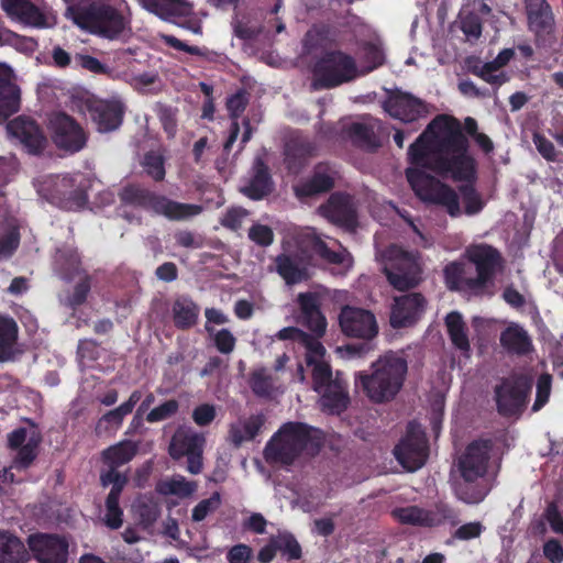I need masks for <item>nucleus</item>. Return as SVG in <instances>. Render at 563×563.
I'll return each mask as SVG.
<instances>
[{
	"mask_svg": "<svg viewBox=\"0 0 563 563\" xmlns=\"http://www.w3.org/2000/svg\"><path fill=\"white\" fill-rule=\"evenodd\" d=\"M9 446L16 450L13 467L23 470L29 467L35 459V432L19 428L8 434Z\"/></svg>",
	"mask_w": 563,
	"mask_h": 563,
	"instance_id": "1",
	"label": "nucleus"
},
{
	"mask_svg": "<svg viewBox=\"0 0 563 563\" xmlns=\"http://www.w3.org/2000/svg\"><path fill=\"white\" fill-rule=\"evenodd\" d=\"M20 89L12 81L11 69L0 63V124L20 109Z\"/></svg>",
	"mask_w": 563,
	"mask_h": 563,
	"instance_id": "2",
	"label": "nucleus"
},
{
	"mask_svg": "<svg viewBox=\"0 0 563 563\" xmlns=\"http://www.w3.org/2000/svg\"><path fill=\"white\" fill-rule=\"evenodd\" d=\"M9 135L30 154L35 153V120L31 115H19L7 124Z\"/></svg>",
	"mask_w": 563,
	"mask_h": 563,
	"instance_id": "3",
	"label": "nucleus"
},
{
	"mask_svg": "<svg viewBox=\"0 0 563 563\" xmlns=\"http://www.w3.org/2000/svg\"><path fill=\"white\" fill-rule=\"evenodd\" d=\"M27 550L23 542L12 533L0 531V563H24Z\"/></svg>",
	"mask_w": 563,
	"mask_h": 563,
	"instance_id": "4",
	"label": "nucleus"
},
{
	"mask_svg": "<svg viewBox=\"0 0 563 563\" xmlns=\"http://www.w3.org/2000/svg\"><path fill=\"white\" fill-rule=\"evenodd\" d=\"M1 8L12 21L29 26L35 25L33 0H1Z\"/></svg>",
	"mask_w": 563,
	"mask_h": 563,
	"instance_id": "5",
	"label": "nucleus"
},
{
	"mask_svg": "<svg viewBox=\"0 0 563 563\" xmlns=\"http://www.w3.org/2000/svg\"><path fill=\"white\" fill-rule=\"evenodd\" d=\"M16 332V323L13 319L0 314V362L10 360Z\"/></svg>",
	"mask_w": 563,
	"mask_h": 563,
	"instance_id": "6",
	"label": "nucleus"
},
{
	"mask_svg": "<svg viewBox=\"0 0 563 563\" xmlns=\"http://www.w3.org/2000/svg\"><path fill=\"white\" fill-rule=\"evenodd\" d=\"M20 235L14 225L0 228V256H10L18 247Z\"/></svg>",
	"mask_w": 563,
	"mask_h": 563,
	"instance_id": "7",
	"label": "nucleus"
},
{
	"mask_svg": "<svg viewBox=\"0 0 563 563\" xmlns=\"http://www.w3.org/2000/svg\"><path fill=\"white\" fill-rule=\"evenodd\" d=\"M12 42L14 46L23 52V53H31L34 47V41L32 38H25L16 34H12Z\"/></svg>",
	"mask_w": 563,
	"mask_h": 563,
	"instance_id": "8",
	"label": "nucleus"
},
{
	"mask_svg": "<svg viewBox=\"0 0 563 563\" xmlns=\"http://www.w3.org/2000/svg\"><path fill=\"white\" fill-rule=\"evenodd\" d=\"M27 289H29L27 280L23 277H15L8 288L9 292L12 295H20Z\"/></svg>",
	"mask_w": 563,
	"mask_h": 563,
	"instance_id": "9",
	"label": "nucleus"
},
{
	"mask_svg": "<svg viewBox=\"0 0 563 563\" xmlns=\"http://www.w3.org/2000/svg\"><path fill=\"white\" fill-rule=\"evenodd\" d=\"M10 166L4 158L0 157V187L8 181Z\"/></svg>",
	"mask_w": 563,
	"mask_h": 563,
	"instance_id": "10",
	"label": "nucleus"
},
{
	"mask_svg": "<svg viewBox=\"0 0 563 563\" xmlns=\"http://www.w3.org/2000/svg\"><path fill=\"white\" fill-rule=\"evenodd\" d=\"M13 482V474L8 467H2L0 470V488L7 484Z\"/></svg>",
	"mask_w": 563,
	"mask_h": 563,
	"instance_id": "11",
	"label": "nucleus"
},
{
	"mask_svg": "<svg viewBox=\"0 0 563 563\" xmlns=\"http://www.w3.org/2000/svg\"><path fill=\"white\" fill-rule=\"evenodd\" d=\"M32 541H33V536H30L29 537V542L32 543Z\"/></svg>",
	"mask_w": 563,
	"mask_h": 563,
	"instance_id": "12",
	"label": "nucleus"
}]
</instances>
